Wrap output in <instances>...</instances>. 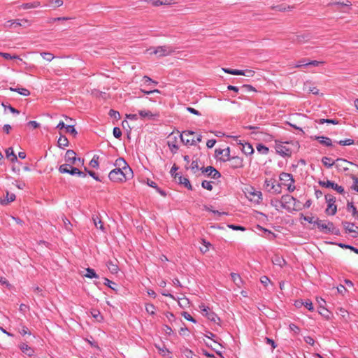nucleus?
Here are the masks:
<instances>
[{"instance_id":"f257e3e1","label":"nucleus","mask_w":358,"mask_h":358,"mask_svg":"<svg viewBox=\"0 0 358 358\" xmlns=\"http://www.w3.org/2000/svg\"><path fill=\"white\" fill-rule=\"evenodd\" d=\"M134 173L132 171L128 169L121 170L120 169H114L111 170L108 174L109 179L113 182L122 183L133 178Z\"/></svg>"},{"instance_id":"f03ea898","label":"nucleus","mask_w":358,"mask_h":358,"mask_svg":"<svg viewBox=\"0 0 358 358\" xmlns=\"http://www.w3.org/2000/svg\"><path fill=\"white\" fill-rule=\"evenodd\" d=\"M194 131L188 130L182 131L179 136L181 141L186 145H196L198 143H200L202 141V136L199 134L196 138L189 139V137L194 136Z\"/></svg>"},{"instance_id":"7ed1b4c3","label":"nucleus","mask_w":358,"mask_h":358,"mask_svg":"<svg viewBox=\"0 0 358 358\" xmlns=\"http://www.w3.org/2000/svg\"><path fill=\"white\" fill-rule=\"evenodd\" d=\"M279 179L280 181V183H279L280 185V187H287V189L289 192H292L293 191H294V180L293 179L292 176L290 173H282L279 176Z\"/></svg>"},{"instance_id":"20e7f679","label":"nucleus","mask_w":358,"mask_h":358,"mask_svg":"<svg viewBox=\"0 0 358 358\" xmlns=\"http://www.w3.org/2000/svg\"><path fill=\"white\" fill-rule=\"evenodd\" d=\"M281 203L283 208L289 210H298L299 208L298 205L299 201L290 195L282 196L281 198Z\"/></svg>"},{"instance_id":"39448f33","label":"nucleus","mask_w":358,"mask_h":358,"mask_svg":"<svg viewBox=\"0 0 358 358\" xmlns=\"http://www.w3.org/2000/svg\"><path fill=\"white\" fill-rule=\"evenodd\" d=\"M59 171L62 173H69L72 176H78L82 178H85L86 175L80 171L78 168L73 167L71 164H64L59 167Z\"/></svg>"},{"instance_id":"423d86ee","label":"nucleus","mask_w":358,"mask_h":358,"mask_svg":"<svg viewBox=\"0 0 358 358\" xmlns=\"http://www.w3.org/2000/svg\"><path fill=\"white\" fill-rule=\"evenodd\" d=\"M64 158L66 164H71V166H82L84 163V161L80 158L76 157V152L72 150H68L66 151Z\"/></svg>"},{"instance_id":"0eeeda50","label":"nucleus","mask_w":358,"mask_h":358,"mask_svg":"<svg viewBox=\"0 0 358 358\" xmlns=\"http://www.w3.org/2000/svg\"><path fill=\"white\" fill-rule=\"evenodd\" d=\"M264 187L268 191L275 194L281 193L280 185L276 183V181L273 178H266L264 181Z\"/></svg>"},{"instance_id":"6e6552de","label":"nucleus","mask_w":358,"mask_h":358,"mask_svg":"<svg viewBox=\"0 0 358 358\" xmlns=\"http://www.w3.org/2000/svg\"><path fill=\"white\" fill-rule=\"evenodd\" d=\"M147 52L160 57L170 55L172 52V49L169 46H159L155 48H150L147 50Z\"/></svg>"},{"instance_id":"1a4fd4ad","label":"nucleus","mask_w":358,"mask_h":358,"mask_svg":"<svg viewBox=\"0 0 358 358\" xmlns=\"http://www.w3.org/2000/svg\"><path fill=\"white\" fill-rule=\"evenodd\" d=\"M316 224L320 231L324 233H333L335 229L334 224L328 221L317 220Z\"/></svg>"},{"instance_id":"9d476101","label":"nucleus","mask_w":358,"mask_h":358,"mask_svg":"<svg viewBox=\"0 0 358 358\" xmlns=\"http://www.w3.org/2000/svg\"><path fill=\"white\" fill-rule=\"evenodd\" d=\"M275 148L277 153L282 156H288L292 153L291 149L288 147V143L276 141Z\"/></svg>"},{"instance_id":"9b49d317","label":"nucleus","mask_w":358,"mask_h":358,"mask_svg":"<svg viewBox=\"0 0 358 358\" xmlns=\"http://www.w3.org/2000/svg\"><path fill=\"white\" fill-rule=\"evenodd\" d=\"M320 185L326 188H331L336 192L342 194L344 192V189L342 186L338 185V184L330 181V180H323L319 182Z\"/></svg>"},{"instance_id":"f8f14e48","label":"nucleus","mask_w":358,"mask_h":358,"mask_svg":"<svg viewBox=\"0 0 358 358\" xmlns=\"http://www.w3.org/2000/svg\"><path fill=\"white\" fill-rule=\"evenodd\" d=\"M139 117L142 120H154L159 116L157 113H153L149 110H140L138 111Z\"/></svg>"},{"instance_id":"ddd939ff","label":"nucleus","mask_w":358,"mask_h":358,"mask_svg":"<svg viewBox=\"0 0 358 358\" xmlns=\"http://www.w3.org/2000/svg\"><path fill=\"white\" fill-rule=\"evenodd\" d=\"M343 226L348 233L352 234V237H358V227L350 222H344Z\"/></svg>"},{"instance_id":"4468645a","label":"nucleus","mask_w":358,"mask_h":358,"mask_svg":"<svg viewBox=\"0 0 358 358\" xmlns=\"http://www.w3.org/2000/svg\"><path fill=\"white\" fill-rule=\"evenodd\" d=\"M351 164L350 162L338 158L336 160L335 166L336 169L340 171H346L349 169L348 165Z\"/></svg>"},{"instance_id":"2eb2a0df","label":"nucleus","mask_w":358,"mask_h":358,"mask_svg":"<svg viewBox=\"0 0 358 358\" xmlns=\"http://www.w3.org/2000/svg\"><path fill=\"white\" fill-rule=\"evenodd\" d=\"M229 165L233 169L241 168L243 166V159L239 157H229Z\"/></svg>"},{"instance_id":"dca6fc26","label":"nucleus","mask_w":358,"mask_h":358,"mask_svg":"<svg viewBox=\"0 0 358 358\" xmlns=\"http://www.w3.org/2000/svg\"><path fill=\"white\" fill-rule=\"evenodd\" d=\"M238 144L240 145V149L246 155H252L254 152V149L251 144L248 143H243L239 141Z\"/></svg>"},{"instance_id":"f3484780","label":"nucleus","mask_w":358,"mask_h":358,"mask_svg":"<svg viewBox=\"0 0 358 358\" xmlns=\"http://www.w3.org/2000/svg\"><path fill=\"white\" fill-rule=\"evenodd\" d=\"M248 194L249 196H251L250 199H254L257 202H259V201L262 199V192L260 191L256 190L253 187H251L250 189L248 190Z\"/></svg>"},{"instance_id":"a211bd4d","label":"nucleus","mask_w":358,"mask_h":358,"mask_svg":"<svg viewBox=\"0 0 358 358\" xmlns=\"http://www.w3.org/2000/svg\"><path fill=\"white\" fill-rule=\"evenodd\" d=\"M115 166H116L115 169H120L124 171H126V169H128L129 171H132L123 158L117 159L115 162Z\"/></svg>"},{"instance_id":"6ab92c4d","label":"nucleus","mask_w":358,"mask_h":358,"mask_svg":"<svg viewBox=\"0 0 358 358\" xmlns=\"http://www.w3.org/2000/svg\"><path fill=\"white\" fill-rule=\"evenodd\" d=\"M21 351L29 357H32L34 354V350L27 343H22L19 345Z\"/></svg>"},{"instance_id":"aec40b11","label":"nucleus","mask_w":358,"mask_h":358,"mask_svg":"<svg viewBox=\"0 0 358 358\" xmlns=\"http://www.w3.org/2000/svg\"><path fill=\"white\" fill-rule=\"evenodd\" d=\"M41 6V3L38 1L28 2L21 4L19 8L23 10L34 9Z\"/></svg>"},{"instance_id":"412c9836","label":"nucleus","mask_w":358,"mask_h":358,"mask_svg":"<svg viewBox=\"0 0 358 358\" xmlns=\"http://www.w3.org/2000/svg\"><path fill=\"white\" fill-rule=\"evenodd\" d=\"M177 136L171 134L169 136V140L168 141V145L172 152H175L178 149V146L176 144Z\"/></svg>"},{"instance_id":"4be33fe9","label":"nucleus","mask_w":358,"mask_h":358,"mask_svg":"<svg viewBox=\"0 0 358 358\" xmlns=\"http://www.w3.org/2000/svg\"><path fill=\"white\" fill-rule=\"evenodd\" d=\"M203 172H205L208 176H211L214 179H217L220 177V173L213 166H208L204 171H203Z\"/></svg>"},{"instance_id":"5701e85b","label":"nucleus","mask_w":358,"mask_h":358,"mask_svg":"<svg viewBox=\"0 0 358 358\" xmlns=\"http://www.w3.org/2000/svg\"><path fill=\"white\" fill-rule=\"evenodd\" d=\"M315 139H317L321 144L325 146H331L332 145V141L331 138L325 136H315Z\"/></svg>"},{"instance_id":"b1692460","label":"nucleus","mask_w":358,"mask_h":358,"mask_svg":"<svg viewBox=\"0 0 358 358\" xmlns=\"http://www.w3.org/2000/svg\"><path fill=\"white\" fill-rule=\"evenodd\" d=\"M231 278L236 286L240 287L242 285L243 280H242L241 276L238 273H231Z\"/></svg>"},{"instance_id":"393cba45","label":"nucleus","mask_w":358,"mask_h":358,"mask_svg":"<svg viewBox=\"0 0 358 358\" xmlns=\"http://www.w3.org/2000/svg\"><path fill=\"white\" fill-rule=\"evenodd\" d=\"M335 201H333V203H330L328 204V206L326 209V213L328 215H334L337 210L336 206L334 204Z\"/></svg>"},{"instance_id":"a878e982","label":"nucleus","mask_w":358,"mask_h":358,"mask_svg":"<svg viewBox=\"0 0 358 358\" xmlns=\"http://www.w3.org/2000/svg\"><path fill=\"white\" fill-rule=\"evenodd\" d=\"M322 162L327 168H331L334 165H335L336 161H334L332 159L328 157H324L322 159Z\"/></svg>"},{"instance_id":"bb28decb","label":"nucleus","mask_w":358,"mask_h":358,"mask_svg":"<svg viewBox=\"0 0 358 358\" xmlns=\"http://www.w3.org/2000/svg\"><path fill=\"white\" fill-rule=\"evenodd\" d=\"M85 271H86V273L85 274H83V276H85L86 278H91V279L99 278L98 275L96 273L94 270L92 268H86Z\"/></svg>"},{"instance_id":"cd10ccee","label":"nucleus","mask_w":358,"mask_h":358,"mask_svg":"<svg viewBox=\"0 0 358 358\" xmlns=\"http://www.w3.org/2000/svg\"><path fill=\"white\" fill-rule=\"evenodd\" d=\"M272 262L275 265H278L280 267L283 266V265L285 264V259L282 257L278 255H275L273 258Z\"/></svg>"},{"instance_id":"c85d7f7f","label":"nucleus","mask_w":358,"mask_h":358,"mask_svg":"<svg viewBox=\"0 0 358 358\" xmlns=\"http://www.w3.org/2000/svg\"><path fill=\"white\" fill-rule=\"evenodd\" d=\"M6 155L7 158H9L11 162H14L17 161V156L14 154L12 148H9L6 150Z\"/></svg>"},{"instance_id":"c756f323","label":"nucleus","mask_w":358,"mask_h":358,"mask_svg":"<svg viewBox=\"0 0 358 358\" xmlns=\"http://www.w3.org/2000/svg\"><path fill=\"white\" fill-rule=\"evenodd\" d=\"M347 210L349 212H351L352 215L358 219V211L357 210L356 208L355 207V206L353 205L352 203H348V204H347Z\"/></svg>"},{"instance_id":"7c9ffc66","label":"nucleus","mask_w":358,"mask_h":358,"mask_svg":"<svg viewBox=\"0 0 358 358\" xmlns=\"http://www.w3.org/2000/svg\"><path fill=\"white\" fill-rule=\"evenodd\" d=\"M107 266H108V270L110 271V273H117L118 266L115 263L113 262L112 261H109L107 263Z\"/></svg>"},{"instance_id":"2f4dec72","label":"nucleus","mask_w":358,"mask_h":358,"mask_svg":"<svg viewBox=\"0 0 358 358\" xmlns=\"http://www.w3.org/2000/svg\"><path fill=\"white\" fill-rule=\"evenodd\" d=\"M15 199V195L13 193H6V199L1 201L2 204H7L9 202H12Z\"/></svg>"},{"instance_id":"473e14b6","label":"nucleus","mask_w":358,"mask_h":358,"mask_svg":"<svg viewBox=\"0 0 358 358\" xmlns=\"http://www.w3.org/2000/svg\"><path fill=\"white\" fill-rule=\"evenodd\" d=\"M10 90L11 91L16 92L20 94L21 95H23L25 96H29L30 94L29 91L25 88H12V87H10Z\"/></svg>"},{"instance_id":"72a5a7b5","label":"nucleus","mask_w":358,"mask_h":358,"mask_svg":"<svg viewBox=\"0 0 358 358\" xmlns=\"http://www.w3.org/2000/svg\"><path fill=\"white\" fill-rule=\"evenodd\" d=\"M68 144H69V141H68V139L65 136H61L59 138V139H58V145H59V147L64 148V147L68 146Z\"/></svg>"},{"instance_id":"f704fd0d","label":"nucleus","mask_w":358,"mask_h":358,"mask_svg":"<svg viewBox=\"0 0 358 358\" xmlns=\"http://www.w3.org/2000/svg\"><path fill=\"white\" fill-rule=\"evenodd\" d=\"M256 148L257 152L262 155H267L269 151L268 148L262 144H258Z\"/></svg>"},{"instance_id":"c9c22d12","label":"nucleus","mask_w":358,"mask_h":358,"mask_svg":"<svg viewBox=\"0 0 358 358\" xmlns=\"http://www.w3.org/2000/svg\"><path fill=\"white\" fill-rule=\"evenodd\" d=\"M91 314L97 322H101L103 320V317L99 310H94L91 312Z\"/></svg>"},{"instance_id":"e433bc0d","label":"nucleus","mask_w":358,"mask_h":358,"mask_svg":"<svg viewBox=\"0 0 358 358\" xmlns=\"http://www.w3.org/2000/svg\"><path fill=\"white\" fill-rule=\"evenodd\" d=\"M209 320L216 323L219 324L220 319V317L213 312H211L210 313L208 314V316L206 317Z\"/></svg>"},{"instance_id":"4c0bfd02","label":"nucleus","mask_w":358,"mask_h":358,"mask_svg":"<svg viewBox=\"0 0 358 358\" xmlns=\"http://www.w3.org/2000/svg\"><path fill=\"white\" fill-rule=\"evenodd\" d=\"M305 87L308 92L313 93V94H319V90L316 87L312 86L310 83H306L305 85Z\"/></svg>"},{"instance_id":"58836bf2","label":"nucleus","mask_w":358,"mask_h":358,"mask_svg":"<svg viewBox=\"0 0 358 358\" xmlns=\"http://www.w3.org/2000/svg\"><path fill=\"white\" fill-rule=\"evenodd\" d=\"M318 313L321 315L326 317L327 319L329 318V311L327 308H325V307L324 306L320 305V307H319V309H318Z\"/></svg>"},{"instance_id":"ea45409f","label":"nucleus","mask_w":358,"mask_h":358,"mask_svg":"<svg viewBox=\"0 0 358 358\" xmlns=\"http://www.w3.org/2000/svg\"><path fill=\"white\" fill-rule=\"evenodd\" d=\"M222 71L225 73L231 74V75H238L241 76V73H242V70H236V69H227V68H222Z\"/></svg>"},{"instance_id":"a19ab883","label":"nucleus","mask_w":358,"mask_h":358,"mask_svg":"<svg viewBox=\"0 0 358 358\" xmlns=\"http://www.w3.org/2000/svg\"><path fill=\"white\" fill-rule=\"evenodd\" d=\"M145 310H146V312L148 313H149L150 315H155V314L156 308H155V306L153 304L147 303L145 305Z\"/></svg>"},{"instance_id":"79ce46f5","label":"nucleus","mask_w":358,"mask_h":358,"mask_svg":"<svg viewBox=\"0 0 358 358\" xmlns=\"http://www.w3.org/2000/svg\"><path fill=\"white\" fill-rule=\"evenodd\" d=\"M199 309H200V311H201V314L203 316H206V317L208 316V314H209V313H210L212 312V311L210 310L208 307L206 306L203 304H201V305L199 306Z\"/></svg>"},{"instance_id":"37998d69","label":"nucleus","mask_w":358,"mask_h":358,"mask_svg":"<svg viewBox=\"0 0 358 358\" xmlns=\"http://www.w3.org/2000/svg\"><path fill=\"white\" fill-rule=\"evenodd\" d=\"M93 221H94V224L96 228L100 229L101 230L103 231V225L100 219H99L98 217H94Z\"/></svg>"},{"instance_id":"c03bdc74","label":"nucleus","mask_w":358,"mask_h":358,"mask_svg":"<svg viewBox=\"0 0 358 358\" xmlns=\"http://www.w3.org/2000/svg\"><path fill=\"white\" fill-rule=\"evenodd\" d=\"M180 183L184 185L189 189H192V185H191L189 180L186 178L180 177Z\"/></svg>"},{"instance_id":"a18cd8bd","label":"nucleus","mask_w":358,"mask_h":358,"mask_svg":"<svg viewBox=\"0 0 358 358\" xmlns=\"http://www.w3.org/2000/svg\"><path fill=\"white\" fill-rule=\"evenodd\" d=\"M41 55L48 62H50L54 59L53 55L50 52H42Z\"/></svg>"},{"instance_id":"49530a36","label":"nucleus","mask_w":358,"mask_h":358,"mask_svg":"<svg viewBox=\"0 0 358 358\" xmlns=\"http://www.w3.org/2000/svg\"><path fill=\"white\" fill-rule=\"evenodd\" d=\"M201 186L203 188L207 189V190H212L213 189V185H212V183L210 181H207V180H203L201 183Z\"/></svg>"},{"instance_id":"de8ad7c7","label":"nucleus","mask_w":358,"mask_h":358,"mask_svg":"<svg viewBox=\"0 0 358 358\" xmlns=\"http://www.w3.org/2000/svg\"><path fill=\"white\" fill-rule=\"evenodd\" d=\"M0 56L3 57L6 59H19L18 56H16V55L12 56L9 53H7V52H0Z\"/></svg>"},{"instance_id":"09e8293b","label":"nucleus","mask_w":358,"mask_h":358,"mask_svg":"<svg viewBox=\"0 0 358 358\" xmlns=\"http://www.w3.org/2000/svg\"><path fill=\"white\" fill-rule=\"evenodd\" d=\"M182 354L187 357V358H194V353L192 352V350L187 349V348H185L183 350H182Z\"/></svg>"},{"instance_id":"8fccbe9b","label":"nucleus","mask_w":358,"mask_h":358,"mask_svg":"<svg viewBox=\"0 0 358 358\" xmlns=\"http://www.w3.org/2000/svg\"><path fill=\"white\" fill-rule=\"evenodd\" d=\"M190 169L192 170V171L194 173H196L199 169V165H198V162L196 161H193L190 165Z\"/></svg>"},{"instance_id":"3c124183","label":"nucleus","mask_w":358,"mask_h":358,"mask_svg":"<svg viewBox=\"0 0 358 358\" xmlns=\"http://www.w3.org/2000/svg\"><path fill=\"white\" fill-rule=\"evenodd\" d=\"M66 132L71 134L73 136L77 134V131L73 125H67L66 127Z\"/></svg>"},{"instance_id":"603ef678","label":"nucleus","mask_w":358,"mask_h":358,"mask_svg":"<svg viewBox=\"0 0 358 358\" xmlns=\"http://www.w3.org/2000/svg\"><path fill=\"white\" fill-rule=\"evenodd\" d=\"M255 74V71L250 69L247 70H242V73H241V76H244L246 77H252Z\"/></svg>"},{"instance_id":"864d4df0","label":"nucleus","mask_w":358,"mask_h":358,"mask_svg":"<svg viewBox=\"0 0 358 358\" xmlns=\"http://www.w3.org/2000/svg\"><path fill=\"white\" fill-rule=\"evenodd\" d=\"M90 166L93 168H98L99 166V162H98V157L94 156V157L92 159V160L90 162Z\"/></svg>"},{"instance_id":"5fc2aeb1","label":"nucleus","mask_w":358,"mask_h":358,"mask_svg":"<svg viewBox=\"0 0 358 358\" xmlns=\"http://www.w3.org/2000/svg\"><path fill=\"white\" fill-rule=\"evenodd\" d=\"M203 247L200 248V250L202 253H206L209 248L210 243L203 241Z\"/></svg>"},{"instance_id":"6e6d98bb","label":"nucleus","mask_w":358,"mask_h":358,"mask_svg":"<svg viewBox=\"0 0 358 358\" xmlns=\"http://www.w3.org/2000/svg\"><path fill=\"white\" fill-rule=\"evenodd\" d=\"M104 285L108 286V287H110V289H113V290H115V285H116V284L112 281H110V280H108V278H105V282H104Z\"/></svg>"},{"instance_id":"4d7b16f0","label":"nucleus","mask_w":358,"mask_h":358,"mask_svg":"<svg viewBox=\"0 0 358 358\" xmlns=\"http://www.w3.org/2000/svg\"><path fill=\"white\" fill-rule=\"evenodd\" d=\"M109 115L115 120H119L120 118V114L119 113V112L115 111L114 110H110L109 111Z\"/></svg>"},{"instance_id":"13d9d810","label":"nucleus","mask_w":358,"mask_h":358,"mask_svg":"<svg viewBox=\"0 0 358 358\" xmlns=\"http://www.w3.org/2000/svg\"><path fill=\"white\" fill-rule=\"evenodd\" d=\"M303 306L310 311H313L314 310L313 303L310 300H306V301H304Z\"/></svg>"},{"instance_id":"bf43d9fd","label":"nucleus","mask_w":358,"mask_h":358,"mask_svg":"<svg viewBox=\"0 0 358 358\" xmlns=\"http://www.w3.org/2000/svg\"><path fill=\"white\" fill-rule=\"evenodd\" d=\"M113 136L116 138H119L122 136V131H121L120 129L118 128V127H114L113 131Z\"/></svg>"},{"instance_id":"052dcab7","label":"nucleus","mask_w":358,"mask_h":358,"mask_svg":"<svg viewBox=\"0 0 358 358\" xmlns=\"http://www.w3.org/2000/svg\"><path fill=\"white\" fill-rule=\"evenodd\" d=\"M323 63H324L323 62L313 60L311 62H306L305 65L306 66H318L319 65L322 64Z\"/></svg>"},{"instance_id":"680f3d73","label":"nucleus","mask_w":358,"mask_h":358,"mask_svg":"<svg viewBox=\"0 0 358 358\" xmlns=\"http://www.w3.org/2000/svg\"><path fill=\"white\" fill-rule=\"evenodd\" d=\"M353 184L352 185V189L358 192V178L352 177Z\"/></svg>"},{"instance_id":"e2e57ef3","label":"nucleus","mask_w":358,"mask_h":358,"mask_svg":"<svg viewBox=\"0 0 358 358\" xmlns=\"http://www.w3.org/2000/svg\"><path fill=\"white\" fill-rule=\"evenodd\" d=\"M354 141L352 139H345L339 141V144L341 145H352Z\"/></svg>"},{"instance_id":"0e129e2a","label":"nucleus","mask_w":358,"mask_h":358,"mask_svg":"<svg viewBox=\"0 0 358 358\" xmlns=\"http://www.w3.org/2000/svg\"><path fill=\"white\" fill-rule=\"evenodd\" d=\"M227 227L233 230H240L243 231L245 230V227L238 225L228 224Z\"/></svg>"},{"instance_id":"69168bd1","label":"nucleus","mask_w":358,"mask_h":358,"mask_svg":"<svg viewBox=\"0 0 358 358\" xmlns=\"http://www.w3.org/2000/svg\"><path fill=\"white\" fill-rule=\"evenodd\" d=\"M182 315L187 320H189V321H191L194 323L196 322V320L187 312H184L182 313Z\"/></svg>"},{"instance_id":"338daca9","label":"nucleus","mask_w":358,"mask_h":358,"mask_svg":"<svg viewBox=\"0 0 358 358\" xmlns=\"http://www.w3.org/2000/svg\"><path fill=\"white\" fill-rule=\"evenodd\" d=\"M163 331L167 334V335H171L173 334V330L171 329V328L168 326V325H164L163 327Z\"/></svg>"},{"instance_id":"774afa93","label":"nucleus","mask_w":358,"mask_h":358,"mask_svg":"<svg viewBox=\"0 0 358 358\" xmlns=\"http://www.w3.org/2000/svg\"><path fill=\"white\" fill-rule=\"evenodd\" d=\"M289 329L290 331H293L294 334H299V328L294 324H289Z\"/></svg>"}]
</instances>
